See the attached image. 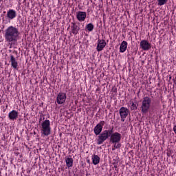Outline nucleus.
Instances as JSON below:
<instances>
[{"label": "nucleus", "mask_w": 176, "mask_h": 176, "mask_svg": "<svg viewBox=\"0 0 176 176\" xmlns=\"http://www.w3.org/2000/svg\"><path fill=\"white\" fill-rule=\"evenodd\" d=\"M110 137V142L111 144H118L122 140V134L118 132L113 133V128L109 130H105L102 132V133L98 136V144L101 145L104 141H107Z\"/></svg>", "instance_id": "nucleus-1"}, {"label": "nucleus", "mask_w": 176, "mask_h": 176, "mask_svg": "<svg viewBox=\"0 0 176 176\" xmlns=\"http://www.w3.org/2000/svg\"><path fill=\"white\" fill-rule=\"evenodd\" d=\"M5 40L9 43V45H15L20 38V32L19 29L14 26H9L5 31L4 34Z\"/></svg>", "instance_id": "nucleus-2"}, {"label": "nucleus", "mask_w": 176, "mask_h": 176, "mask_svg": "<svg viewBox=\"0 0 176 176\" xmlns=\"http://www.w3.org/2000/svg\"><path fill=\"white\" fill-rule=\"evenodd\" d=\"M152 102V100L151 98L146 96L143 98L142 103V113H148V111H149V108H151V103Z\"/></svg>", "instance_id": "nucleus-3"}, {"label": "nucleus", "mask_w": 176, "mask_h": 176, "mask_svg": "<svg viewBox=\"0 0 176 176\" xmlns=\"http://www.w3.org/2000/svg\"><path fill=\"white\" fill-rule=\"evenodd\" d=\"M51 129H50V121L49 120H45L41 124V134L43 135H50Z\"/></svg>", "instance_id": "nucleus-4"}, {"label": "nucleus", "mask_w": 176, "mask_h": 176, "mask_svg": "<svg viewBox=\"0 0 176 176\" xmlns=\"http://www.w3.org/2000/svg\"><path fill=\"white\" fill-rule=\"evenodd\" d=\"M65 100H67V94L65 93L60 92L58 94L56 101L59 105L64 104V102H65Z\"/></svg>", "instance_id": "nucleus-5"}, {"label": "nucleus", "mask_w": 176, "mask_h": 176, "mask_svg": "<svg viewBox=\"0 0 176 176\" xmlns=\"http://www.w3.org/2000/svg\"><path fill=\"white\" fill-rule=\"evenodd\" d=\"M120 115L121 118V122H124V118L129 116V110L126 107H121L120 109Z\"/></svg>", "instance_id": "nucleus-6"}, {"label": "nucleus", "mask_w": 176, "mask_h": 176, "mask_svg": "<svg viewBox=\"0 0 176 176\" xmlns=\"http://www.w3.org/2000/svg\"><path fill=\"white\" fill-rule=\"evenodd\" d=\"M105 124L104 121H101L99 124H98L94 129V131L96 134V135H99V134L102 131V126Z\"/></svg>", "instance_id": "nucleus-7"}, {"label": "nucleus", "mask_w": 176, "mask_h": 176, "mask_svg": "<svg viewBox=\"0 0 176 176\" xmlns=\"http://www.w3.org/2000/svg\"><path fill=\"white\" fill-rule=\"evenodd\" d=\"M140 47L142 50H149L151 47H152L151 43H149V42H148L146 40H142L140 42Z\"/></svg>", "instance_id": "nucleus-8"}, {"label": "nucleus", "mask_w": 176, "mask_h": 176, "mask_svg": "<svg viewBox=\"0 0 176 176\" xmlns=\"http://www.w3.org/2000/svg\"><path fill=\"white\" fill-rule=\"evenodd\" d=\"M17 16V13L14 10L10 9L7 12V17L9 20H13V19H16Z\"/></svg>", "instance_id": "nucleus-9"}, {"label": "nucleus", "mask_w": 176, "mask_h": 176, "mask_svg": "<svg viewBox=\"0 0 176 176\" xmlns=\"http://www.w3.org/2000/svg\"><path fill=\"white\" fill-rule=\"evenodd\" d=\"M105 46H107V42H105V40H98L96 49L98 52H101Z\"/></svg>", "instance_id": "nucleus-10"}, {"label": "nucleus", "mask_w": 176, "mask_h": 176, "mask_svg": "<svg viewBox=\"0 0 176 176\" xmlns=\"http://www.w3.org/2000/svg\"><path fill=\"white\" fill-rule=\"evenodd\" d=\"M10 120H16L19 118V112L16 110H12L8 114Z\"/></svg>", "instance_id": "nucleus-11"}, {"label": "nucleus", "mask_w": 176, "mask_h": 176, "mask_svg": "<svg viewBox=\"0 0 176 176\" xmlns=\"http://www.w3.org/2000/svg\"><path fill=\"white\" fill-rule=\"evenodd\" d=\"M76 17L78 21H85V20L86 19V12L79 11L77 12Z\"/></svg>", "instance_id": "nucleus-12"}, {"label": "nucleus", "mask_w": 176, "mask_h": 176, "mask_svg": "<svg viewBox=\"0 0 176 176\" xmlns=\"http://www.w3.org/2000/svg\"><path fill=\"white\" fill-rule=\"evenodd\" d=\"M72 28V33L74 34V35H78L79 33V30H80V28L76 25L75 23H72V25L71 27Z\"/></svg>", "instance_id": "nucleus-13"}, {"label": "nucleus", "mask_w": 176, "mask_h": 176, "mask_svg": "<svg viewBox=\"0 0 176 176\" xmlns=\"http://www.w3.org/2000/svg\"><path fill=\"white\" fill-rule=\"evenodd\" d=\"M10 63L12 68H14V69H17V60H16V58L13 55H10Z\"/></svg>", "instance_id": "nucleus-14"}, {"label": "nucleus", "mask_w": 176, "mask_h": 176, "mask_svg": "<svg viewBox=\"0 0 176 176\" xmlns=\"http://www.w3.org/2000/svg\"><path fill=\"white\" fill-rule=\"evenodd\" d=\"M127 49V41H123L120 46V53H124Z\"/></svg>", "instance_id": "nucleus-15"}, {"label": "nucleus", "mask_w": 176, "mask_h": 176, "mask_svg": "<svg viewBox=\"0 0 176 176\" xmlns=\"http://www.w3.org/2000/svg\"><path fill=\"white\" fill-rule=\"evenodd\" d=\"M65 162H66V166L69 168V167H72L74 164V159L71 157H66L65 158Z\"/></svg>", "instance_id": "nucleus-16"}, {"label": "nucleus", "mask_w": 176, "mask_h": 176, "mask_svg": "<svg viewBox=\"0 0 176 176\" xmlns=\"http://www.w3.org/2000/svg\"><path fill=\"white\" fill-rule=\"evenodd\" d=\"M93 164L96 166L100 163V157L98 155H94L92 157Z\"/></svg>", "instance_id": "nucleus-17"}, {"label": "nucleus", "mask_w": 176, "mask_h": 176, "mask_svg": "<svg viewBox=\"0 0 176 176\" xmlns=\"http://www.w3.org/2000/svg\"><path fill=\"white\" fill-rule=\"evenodd\" d=\"M86 28L87 29V31L91 32L94 30V25H93V23H89L87 25Z\"/></svg>", "instance_id": "nucleus-18"}, {"label": "nucleus", "mask_w": 176, "mask_h": 176, "mask_svg": "<svg viewBox=\"0 0 176 176\" xmlns=\"http://www.w3.org/2000/svg\"><path fill=\"white\" fill-rule=\"evenodd\" d=\"M138 108V104L133 102L131 105V111H136Z\"/></svg>", "instance_id": "nucleus-19"}, {"label": "nucleus", "mask_w": 176, "mask_h": 176, "mask_svg": "<svg viewBox=\"0 0 176 176\" xmlns=\"http://www.w3.org/2000/svg\"><path fill=\"white\" fill-rule=\"evenodd\" d=\"M168 0H157L158 1V5L160 6H162V5H166L167 3Z\"/></svg>", "instance_id": "nucleus-20"}, {"label": "nucleus", "mask_w": 176, "mask_h": 176, "mask_svg": "<svg viewBox=\"0 0 176 176\" xmlns=\"http://www.w3.org/2000/svg\"><path fill=\"white\" fill-rule=\"evenodd\" d=\"M113 144H114V148H116V149H119L122 146V144H120V142L117 143H113Z\"/></svg>", "instance_id": "nucleus-21"}, {"label": "nucleus", "mask_w": 176, "mask_h": 176, "mask_svg": "<svg viewBox=\"0 0 176 176\" xmlns=\"http://www.w3.org/2000/svg\"><path fill=\"white\" fill-rule=\"evenodd\" d=\"M174 83H175V85H176V80H175V81H174Z\"/></svg>", "instance_id": "nucleus-22"}, {"label": "nucleus", "mask_w": 176, "mask_h": 176, "mask_svg": "<svg viewBox=\"0 0 176 176\" xmlns=\"http://www.w3.org/2000/svg\"><path fill=\"white\" fill-rule=\"evenodd\" d=\"M112 151H115V148H112Z\"/></svg>", "instance_id": "nucleus-23"}, {"label": "nucleus", "mask_w": 176, "mask_h": 176, "mask_svg": "<svg viewBox=\"0 0 176 176\" xmlns=\"http://www.w3.org/2000/svg\"><path fill=\"white\" fill-rule=\"evenodd\" d=\"M114 167H115V168H116V167H117V166H115Z\"/></svg>", "instance_id": "nucleus-24"}]
</instances>
